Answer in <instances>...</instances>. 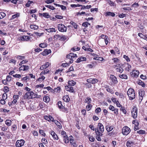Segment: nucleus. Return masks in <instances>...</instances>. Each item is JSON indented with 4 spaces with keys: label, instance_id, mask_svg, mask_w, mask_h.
I'll use <instances>...</instances> for the list:
<instances>
[{
    "label": "nucleus",
    "instance_id": "obj_34",
    "mask_svg": "<svg viewBox=\"0 0 147 147\" xmlns=\"http://www.w3.org/2000/svg\"><path fill=\"white\" fill-rule=\"evenodd\" d=\"M137 83L138 85L142 86L143 87H144L145 86V84L141 80H138L137 81Z\"/></svg>",
    "mask_w": 147,
    "mask_h": 147
},
{
    "label": "nucleus",
    "instance_id": "obj_24",
    "mask_svg": "<svg viewBox=\"0 0 147 147\" xmlns=\"http://www.w3.org/2000/svg\"><path fill=\"white\" fill-rule=\"evenodd\" d=\"M110 78L113 83L116 84L117 83L118 81L116 77L113 75H111L110 76Z\"/></svg>",
    "mask_w": 147,
    "mask_h": 147
},
{
    "label": "nucleus",
    "instance_id": "obj_48",
    "mask_svg": "<svg viewBox=\"0 0 147 147\" xmlns=\"http://www.w3.org/2000/svg\"><path fill=\"white\" fill-rule=\"evenodd\" d=\"M90 54L92 56L94 57L93 58L94 60H98L97 59L99 58L98 55L96 54L92 53H91Z\"/></svg>",
    "mask_w": 147,
    "mask_h": 147
},
{
    "label": "nucleus",
    "instance_id": "obj_10",
    "mask_svg": "<svg viewBox=\"0 0 147 147\" xmlns=\"http://www.w3.org/2000/svg\"><path fill=\"white\" fill-rule=\"evenodd\" d=\"M54 37L57 40L64 41L67 39V36L65 35H60L59 34H56L54 35Z\"/></svg>",
    "mask_w": 147,
    "mask_h": 147
},
{
    "label": "nucleus",
    "instance_id": "obj_12",
    "mask_svg": "<svg viewBox=\"0 0 147 147\" xmlns=\"http://www.w3.org/2000/svg\"><path fill=\"white\" fill-rule=\"evenodd\" d=\"M25 142L24 140H18L16 142L15 146L16 147H21L24 145Z\"/></svg>",
    "mask_w": 147,
    "mask_h": 147
},
{
    "label": "nucleus",
    "instance_id": "obj_64",
    "mask_svg": "<svg viewBox=\"0 0 147 147\" xmlns=\"http://www.w3.org/2000/svg\"><path fill=\"white\" fill-rule=\"evenodd\" d=\"M3 90L5 93H7L9 91V88L8 86H5L4 87Z\"/></svg>",
    "mask_w": 147,
    "mask_h": 147
},
{
    "label": "nucleus",
    "instance_id": "obj_61",
    "mask_svg": "<svg viewBox=\"0 0 147 147\" xmlns=\"http://www.w3.org/2000/svg\"><path fill=\"white\" fill-rule=\"evenodd\" d=\"M6 14L3 12H0V19H2L6 16Z\"/></svg>",
    "mask_w": 147,
    "mask_h": 147
},
{
    "label": "nucleus",
    "instance_id": "obj_26",
    "mask_svg": "<svg viewBox=\"0 0 147 147\" xmlns=\"http://www.w3.org/2000/svg\"><path fill=\"white\" fill-rule=\"evenodd\" d=\"M21 40L23 41H27L30 39V38L28 36H23L20 37Z\"/></svg>",
    "mask_w": 147,
    "mask_h": 147
},
{
    "label": "nucleus",
    "instance_id": "obj_3",
    "mask_svg": "<svg viewBox=\"0 0 147 147\" xmlns=\"http://www.w3.org/2000/svg\"><path fill=\"white\" fill-rule=\"evenodd\" d=\"M58 108L60 110L63 112L67 113L68 112V110L67 108H65L62 104V102L59 101L57 104Z\"/></svg>",
    "mask_w": 147,
    "mask_h": 147
},
{
    "label": "nucleus",
    "instance_id": "obj_35",
    "mask_svg": "<svg viewBox=\"0 0 147 147\" xmlns=\"http://www.w3.org/2000/svg\"><path fill=\"white\" fill-rule=\"evenodd\" d=\"M20 16V14L19 13H16L12 16L11 18L10 19V20H12L13 19L16 18L17 17H18Z\"/></svg>",
    "mask_w": 147,
    "mask_h": 147
},
{
    "label": "nucleus",
    "instance_id": "obj_29",
    "mask_svg": "<svg viewBox=\"0 0 147 147\" xmlns=\"http://www.w3.org/2000/svg\"><path fill=\"white\" fill-rule=\"evenodd\" d=\"M62 99L64 102H68L70 100L69 96L67 95L63 96Z\"/></svg>",
    "mask_w": 147,
    "mask_h": 147
},
{
    "label": "nucleus",
    "instance_id": "obj_32",
    "mask_svg": "<svg viewBox=\"0 0 147 147\" xmlns=\"http://www.w3.org/2000/svg\"><path fill=\"white\" fill-rule=\"evenodd\" d=\"M125 64L127 66L125 69V70L129 71L131 68V65L128 63H125Z\"/></svg>",
    "mask_w": 147,
    "mask_h": 147
},
{
    "label": "nucleus",
    "instance_id": "obj_37",
    "mask_svg": "<svg viewBox=\"0 0 147 147\" xmlns=\"http://www.w3.org/2000/svg\"><path fill=\"white\" fill-rule=\"evenodd\" d=\"M76 82L73 80L69 81L68 82V86H74L76 84Z\"/></svg>",
    "mask_w": 147,
    "mask_h": 147
},
{
    "label": "nucleus",
    "instance_id": "obj_40",
    "mask_svg": "<svg viewBox=\"0 0 147 147\" xmlns=\"http://www.w3.org/2000/svg\"><path fill=\"white\" fill-rule=\"evenodd\" d=\"M108 3L111 6H115L116 4L115 2H113L111 0H108Z\"/></svg>",
    "mask_w": 147,
    "mask_h": 147
},
{
    "label": "nucleus",
    "instance_id": "obj_52",
    "mask_svg": "<svg viewBox=\"0 0 147 147\" xmlns=\"http://www.w3.org/2000/svg\"><path fill=\"white\" fill-rule=\"evenodd\" d=\"M8 127L4 125L3 127H2L1 129V130L2 131H7V130H8Z\"/></svg>",
    "mask_w": 147,
    "mask_h": 147
},
{
    "label": "nucleus",
    "instance_id": "obj_39",
    "mask_svg": "<svg viewBox=\"0 0 147 147\" xmlns=\"http://www.w3.org/2000/svg\"><path fill=\"white\" fill-rule=\"evenodd\" d=\"M140 6V5L138 3L135 2L132 4L131 6V7H134V8H138Z\"/></svg>",
    "mask_w": 147,
    "mask_h": 147
},
{
    "label": "nucleus",
    "instance_id": "obj_2",
    "mask_svg": "<svg viewBox=\"0 0 147 147\" xmlns=\"http://www.w3.org/2000/svg\"><path fill=\"white\" fill-rule=\"evenodd\" d=\"M77 57V55L76 54L70 53L69 54L67 55L66 56V60H69V62L70 63H72L76 59V58Z\"/></svg>",
    "mask_w": 147,
    "mask_h": 147
},
{
    "label": "nucleus",
    "instance_id": "obj_5",
    "mask_svg": "<svg viewBox=\"0 0 147 147\" xmlns=\"http://www.w3.org/2000/svg\"><path fill=\"white\" fill-rule=\"evenodd\" d=\"M95 132L96 135V139L98 141H100L101 140L100 136H102V133L104 131L101 130L100 131V130L95 129Z\"/></svg>",
    "mask_w": 147,
    "mask_h": 147
},
{
    "label": "nucleus",
    "instance_id": "obj_47",
    "mask_svg": "<svg viewBox=\"0 0 147 147\" xmlns=\"http://www.w3.org/2000/svg\"><path fill=\"white\" fill-rule=\"evenodd\" d=\"M54 123L55 124L57 125L58 128L59 129H61L62 127V126L61 125V123L59 122L58 121L56 120V122H55Z\"/></svg>",
    "mask_w": 147,
    "mask_h": 147
},
{
    "label": "nucleus",
    "instance_id": "obj_20",
    "mask_svg": "<svg viewBox=\"0 0 147 147\" xmlns=\"http://www.w3.org/2000/svg\"><path fill=\"white\" fill-rule=\"evenodd\" d=\"M51 53V49H45L40 54L43 56L47 55Z\"/></svg>",
    "mask_w": 147,
    "mask_h": 147
},
{
    "label": "nucleus",
    "instance_id": "obj_6",
    "mask_svg": "<svg viewBox=\"0 0 147 147\" xmlns=\"http://www.w3.org/2000/svg\"><path fill=\"white\" fill-rule=\"evenodd\" d=\"M33 94H34V93L32 91L27 92L25 93L23 96V98L25 100L32 98Z\"/></svg>",
    "mask_w": 147,
    "mask_h": 147
},
{
    "label": "nucleus",
    "instance_id": "obj_23",
    "mask_svg": "<svg viewBox=\"0 0 147 147\" xmlns=\"http://www.w3.org/2000/svg\"><path fill=\"white\" fill-rule=\"evenodd\" d=\"M50 63L48 62H46L45 64L41 66L40 68V69L42 70L46 69L49 66Z\"/></svg>",
    "mask_w": 147,
    "mask_h": 147
},
{
    "label": "nucleus",
    "instance_id": "obj_30",
    "mask_svg": "<svg viewBox=\"0 0 147 147\" xmlns=\"http://www.w3.org/2000/svg\"><path fill=\"white\" fill-rule=\"evenodd\" d=\"M45 104L43 102H40L39 105L37 107V108L38 109H42L45 107Z\"/></svg>",
    "mask_w": 147,
    "mask_h": 147
},
{
    "label": "nucleus",
    "instance_id": "obj_22",
    "mask_svg": "<svg viewBox=\"0 0 147 147\" xmlns=\"http://www.w3.org/2000/svg\"><path fill=\"white\" fill-rule=\"evenodd\" d=\"M95 129L100 130V131L101 130L104 131V126L103 124L100 123H98L97 127Z\"/></svg>",
    "mask_w": 147,
    "mask_h": 147
},
{
    "label": "nucleus",
    "instance_id": "obj_18",
    "mask_svg": "<svg viewBox=\"0 0 147 147\" xmlns=\"http://www.w3.org/2000/svg\"><path fill=\"white\" fill-rule=\"evenodd\" d=\"M66 90L70 93H73L74 92V88L70 86H65V87Z\"/></svg>",
    "mask_w": 147,
    "mask_h": 147
},
{
    "label": "nucleus",
    "instance_id": "obj_14",
    "mask_svg": "<svg viewBox=\"0 0 147 147\" xmlns=\"http://www.w3.org/2000/svg\"><path fill=\"white\" fill-rule=\"evenodd\" d=\"M49 133L54 140H58L59 139V137L53 131L51 130L49 132Z\"/></svg>",
    "mask_w": 147,
    "mask_h": 147
},
{
    "label": "nucleus",
    "instance_id": "obj_31",
    "mask_svg": "<svg viewBox=\"0 0 147 147\" xmlns=\"http://www.w3.org/2000/svg\"><path fill=\"white\" fill-rule=\"evenodd\" d=\"M106 130L108 132H109L113 129L114 127L113 126H110L109 125H107L106 126Z\"/></svg>",
    "mask_w": 147,
    "mask_h": 147
},
{
    "label": "nucleus",
    "instance_id": "obj_44",
    "mask_svg": "<svg viewBox=\"0 0 147 147\" xmlns=\"http://www.w3.org/2000/svg\"><path fill=\"white\" fill-rule=\"evenodd\" d=\"M12 121L10 119H6L5 121V123L8 126H10L11 124Z\"/></svg>",
    "mask_w": 147,
    "mask_h": 147
},
{
    "label": "nucleus",
    "instance_id": "obj_28",
    "mask_svg": "<svg viewBox=\"0 0 147 147\" xmlns=\"http://www.w3.org/2000/svg\"><path fill=\"white\" fill-rule=\"evenodd\" d=\"M92 101L91 99L89 97H86L84 100V102L87 104H90Z\"/></svg>",
    "mask_w": 147,
    "mask_h": 147
},
{
    "label": "nucleus",
    "instance_id": "obj_27",
    "mask_svg": "<svg viewBox=\"0 0 147 147\" xmlns=\"http://www.w3.org/2000/svg\"><path fill=\"white\" fill-rule=\"evenodd\" d=\"M134 145V142L130 140L127 141L126 142V145L127 147H132Z\"/></svg>",
    "mask_w": 147,
    "mask_h": 147
},
{
    "label": "nucleus",
    "instance_id": "obj_4",
    "mask_svg": "<svg viewBox=\"0 0 147 147\" xmlns=\"http://www.w3.org/2000/svg\"><path fill=\"white\" fill-rule=\"evenodd\" d=\"M61 134L62 136L63 141L65 143H68L69 142V137L68 138L66 132L64 131H62L61 132Z\"/></svg>",
    "mask_w": 147,
    "mask_h": 147
},
{
    "label": "nucleus",
    "instance_id": "obj_1",
    "mask_svg": "<svg viewBox=\"0 0 147 147\" xmlns=\"http://www.w3.org/2000/svg\"><path fill=\"white\" fill-rule=\"evenodd\" d=\"M127 94L129 100H132L135 98V93L134 90L131 88H129L127 92Z\"/></svg>",
    "mask_w": 147,
    "mask_h": 147
},
{
    "label": "nucleus",
    "instance_id": "obj_50",
    "mask_svg": "<svg viewBox=\"0 0 147 147\" xmlns=\"http://www.w3.org/2000/svg\"><path fill=\"white\" fill-rule=\"evenodd\" d=\"M121 111H122L123 113L124 114H126L127 113V111L125 109V108L124 107H121L120 109Z\"/></svg>",
    "mask_w": 147,
    "mask_h": 147
},
{
    "label": "nucleus",
    "instance_id": "obj_59",
    "mask_svg": "<svg viewBox=\"0 0 147 147\" xmlns=\"http://www.w3.org/2000/svg\"><path fill=\"white\" fill-rule=\"evenodd\" d=\"M92 107V105L90 104H88L86 107V109L87 111H88L91 109Z\"/></svg>",
    "mask_w": 147,
    "mask_h": 147
},
{
    "label": "nucleus",
    "instance_id": "obj_46",
    "mask_svg": "<svg viewBox=\"0 0 147 147\" xmlns=\"http://www.w3.org/2000/svg\"><path fill=\"white\" fill-rule=\"evenodd\" d=\"M110 40L108 36H105V38H104V40L106 45H107L108 43L109 42Z\"/></svg>",
    "mask_w": 147,
    "mask_h": 147
},
{
    "label": "nucleus",
    "instance_id": "obj_62",
    "mask_svg": "<svg viewBox=\"0 0 147 147\" xmlns=\"http://www.w3.org/2000/svg\"><path fill=\"white\" fill-rule=\"evenodd\" d=\"M42 142L44 144H46L48 143L47 140L45 138H42L41 140Z\"/></svg>",
    "mask_w": 147,
    "mask_h": 147
},
{
    "label": "nucleus",
    "instance_id": "obj_49",
    "mask_svg": "<svg viewBox=\"0 0 147 147\" xmlns=\"http://www.w3.org/2000/svg\"><path fill=\"white\" fill-rule=\"evenodd\" d=\"M116 71L117 72L122 73L123 71V69L121 67H117L116 68Z\"/></svg>",
    "mask_w": 147,
    "mask_h": 147
},
{
    "label": "nucleus",
    "instance_id": "obj_19",
    "mask_svg": "<svg viewBox=\"0 0 147 147\" xmlns=\"http://www.w3.org/2000/svg\"><path fill=\"white\" fill-rule=\"evenodd\" d=\"M30 68V67L28 65H23L21 66L19 68V71H26L28 70Z\"/></svg>",
    "mask_w": 147,
    "mask_h": 147
},
{
    "label": "nucleus",
    "instance_id": "obj_56",
    "mask_svg": "<svg viewBox=\"0 0 147 147\" xmlns=\"http://www.w3.org/2000/svg\"><path fill=\"white\" fill-rule=\"evenodd\" d=\"M85 85L86 88H89L92 87V85L90 83L87 82L85 84Z\"/></svg>",
    "mask_w": 147,
    "mask_h": 147
},
{
    "label": "nucleus",
    "instance_id": "obj_17",
    "mask_svg": "<svg viewBox=\"0 0 147 147\" xmlns=\"http://www.w3.org/2000/svg\"><path fill=\"white\" fill-rule=\"evenodd\" d=\"M43 100L44 102L46 103L49 102L50 100V98L49 97V95L47 94L43 96Z\"/></svg>",
    "mask_w": 147,
    "mask_h": 147
},
{
    "label": "nucleus",
    "instance_id": "obj_13",
    "mask_svg": "<svg viewBox=\"0 0 147 147\" xmlns=\"http://www.w3.org/2000/svg\"><path fill=\"white\" fill-rule=\"evenodd\" d=\"M87 82L90 83L92 84H95L98 82L97 79L95 78H90L86 80Z\"/></svg>",
    "mask_w": 147,
    "mask_h": 147
},
{
    "label": "nucleus",
    "instance_id": "obj_45",
    "mask_svg": "<svg viewBox=\"0 0 147 147\" xmlns=\"http://www.w3.org/2000/svg\"><path fill=\"white\" fill-rule=\"evenodd\" d=\"M30 28L31 29L37 30L38 28V26L36 25L32 24L30 25Z\"/></svg>",
    "mask_w": 147,
    "mask_h": 147
},
{
    "label": "nucleus",
    "instance_id": "obj_25",
    "mask_svg": "<svg viewBox=\"0 0 147 147\" xmlns=\"http://www.w3.org/2000/svg\"><path fill=\"white\" fill-rule=\"evenodd\" d=\"M86 58L85 57H79L77 60L76 62L77 63H79L81 61H86Z\"/></svg>",
    "mask_w": 147,
    "mask_h": 147
},
{
    "label": "nucleus",
    "instance_id": "obj_55",
    "mask_svg": "<svg viewBox=\"0 0 147 147\" xmlns=\"http://www.w3.org/2000/svg\"><path fill=\"white\" fill-rule=\"evenodd\" d=\"M28 80H29V77L27 76H26L25 77H23L21 79L22 81L23 82H26Z\"/></svg>",
    "mask_w": 147,
    "mask_h": 147
},
{
    "label": "nucleus",
    "instance_id": "obj_7",
    "mask_svg": "<svg viewBox=\"0 0 147 147\" xmlns=\"http://www.w3.org/2000/svg\"><path fill=\"white\" fill-rule=\"evenodd\" d=\"M130 128L127 126L123 127L122 130V134L123 135H128L131 131Z\"/></svg>",
    "mask_w": 147,
    "mask_h": 147
},
{
    "label": "nucleus",
    "instance_id": "obj_51",
    "mask_svg": "<svg viewBox=\"0 0 147 147\" xmlns=\"http://www.w3.org/2000/svg\"><path fill=\"white\" fill-rule=\"evenodd\" d=\"M80 47H77V46H74L71 49V51L74 52L76 51H78L80 50Z\"/></svg>",
    "mask_w": 147,
    "mask_h": 147
},
{
    "label": "nucleus",
    "instance_id": "obj_15",
    "mask_svg": "<svg viewBox=\"0 0 147 147\" xmlns=\"http://www.w3.org/2000/svg\"><path fill=\"white\" fill-rule=\"evenodd\" d=\"M139 72L137 70H133L131 72L130 74L132 77L134 78H137L139 75Z\"/></svg>",
    "mask_w": 147,
    "mask_h": 147
},
{
    "label": "nucleus",
    "instance_id": "obj_16",
    "mask_svg": "<svg viewBox=\"0 0 147 147\" xmlns=\"http://www.w3.org/2000/svg\"><path fill=\"white\" fill-rule=\"evenodd\" d=\"M109 109L112 111H114V113L116 115L118 114V109H115L114 107L112 105H110L109 107Z\"/></svg>",
    "mask_w": 147,
    "mask_h": 147
},
{
    "label": "nucleus",
    "instance_id": "obj_60",
    "mask_svg": "<svg viewBox=\"0 0 147 147\" xmlns=\"http://www.w3.org/2000/svg\"><path fill=\"white\" fill-rule=\"evenodd\" d=\"M17 129V127L16 125L14 124L11 126V130L12 131H16Z\"/></svg>",
    "mask_w": 147,
    "mask_h": 147
},
{
    "label": "nucleus",
    "instance_id": "obj_21",
    "mask_svg": "<svg viewBox=\"0 0 147 147\" xmlns=\"http://www.w3.org/2000/svg\"><path fill=\"white\" fill-rule=\"evenodd\" d=\"M38 14L40 16H42L46 18H49L51 17V16L48 13H39Z\"/></svg>",
    "mask_w": 147,
    "mask_h": 147
},
{
    "label": "nucleus",
    "instance_id": "obj_57",
    "mask_svg": "<svg viewBox=\"0 0 147 147\" xmlns=\"http://www.w3.org/2000/svg\"><path fill=\"white\" fill-rule=\"evenodd\" d=\"M71 24L72 25V26H74V28L75 29H77L78 27V25L76 23H75L74 22L71 21L70 22Z\"/></svg>",
    "mask_w": 147,
    "mask_h": 147
},
{
    "label": "nucleus",
    "instance_id": "obj_43",
    "mask_svg": "<svg viewBox=\"0 0 147 147\" xmlns=\"http://www.w3.org/2000/svg\"><path fill=\"white\" fill-rule=\"evenodd\" d=\"M132 123L135 125V126L138 127L139 125V122L137 119H135L133 121Z\"/></svg>",
    "mask_w": 147,
    "mask_h": 147
},
{
    "label": "nucleus",
    "instance_id": "obj_42",
    "mask_svg": "<svg viewBox=\"0 0 147 147\" xmlns=\"http://www.w3.org/2000/svg\"><path fill=\"white\" fill-rule=\"evenodd\" d=\"M39 47L42 48H45L47 47V44L45 43H42L39 45Z\"/></svg>",
    "mask_w": 147,
    "mask_h": 147
},
{
    "label": "nucleus",
    "instance_id": "obj_54",
    "mask_svg": "<svg viewBox=\"0 0 147 147\" xmlns=\"http://www.w3.org/2000/svg\"><path fill=\"white\" fill-rule=\"evenodd\" d=\"M90 25V24L88 22H83L82 24V26L85 27V28H87L88 25Z\"/></svg>",
    "mask_w": 147,
    "mask_h": 147
},
{
    "label": "nucleus",
    "instance_id": "obj_8",
    "mask_svg": "<svg viewBox=\"0 0 147 147\" xmlns=\"http://www.w3.org/2000/svg\"><path fill=\"white\" fill-rule=\"evenodd\" d=\"M57 27L59 31L62 32H66L67 28L63 24H58L57 26Z\"/></svg>",
    "mask_w": 147,
    "mask_h": 147
},
{
    "label": "nucleus",
    "instance_id": "obj_53",
    "mask_svg": "<svg viewBox=\"0 0 147 147\" xmlns=\"http://www.w3.org/2000/svg\"><path fill=\"white\" fill-rule=\"evenodd\" d=\"M112 60L113 61V62L115 64H117L119 62L120 60L117 58H114L112 59Z\"/></svg>",
    "mask_w": 147,
    "mask_h": 147
},
{
    "label": "nucleus",
    "instance_id": "obj_11",
    "mask_svg": "<svg viewBox=\"0 0 147 147\" xmlns=\"http://www.w3.org/2000/svg\"><path fill=\"white\" fill-rule=\"evenodd\" d=\"M73 137L72 135L69 136V140L70 144L71 147H77L78 144H77L76 141L73 139Z\"/></svg>",
    "mask_w": 147,
    "mask_h": 147
},
{
    "label": "nucleus",
    "instance_id": "obj_63",
    "mask_svg": "<svg viewBox=\"0 0 147 147\" xmlns=\"http://www.w3.org/2000/svg\"><path fill=\"white\" fill-rule=\"evenodd\" d=\"M42 51V49H40V47L36 48L34 50V51L36 53H39Z\"/></svg>",
    "mask_w": 147,
    "mask_h": 147
},
{
    "label": "nucleus",
    "instance_id": "obj_9",
    "mask_svg": "<svg viewBox=\"0 0 147 147\" xmlns=\"http://www.w3.org/2000/svg\"><path fill=\"white\" fill-rule=\"evenodd\" d=\"M138 109L136 106L133 107L131 111V116L134 119H136L137 117Z\"/></svg>",
    "mask_w": 147,
    "mask_h": 147
},
{
    "label": "nucleus",
    "instance_id": "obj_33",
    "mask_svg": "<svg viewBox=\"0 0 147 147\" xmlns=\"http://www.w3.org/2000/svg\"><path fill=\"white\" fill-rule=\"evenodd\" d=\"M115 14L113 12L108 11L106 12L105 13V15L106 16H111L113 17H114L115 16Z\"/></svg>",
    "mask_w": 147,
    "mask_h": 147
},
{
    "label": "nucleus",
    "instance_id": "obj_38",
    "mask_svg": "<svg viewBox=\"0 0 147 147\" xmlns=\"http://www.w3.org/2000/svg\"><path fill=\"white\" fill-rule=\"evenodd\" d=\"M119 77L121 79H127V75L125 74H120Z\"/></svg>",
    "mask_w": 147,
    "mask_h": 147
},
{
    "label": "nucleus",
    "instance_id": "obj_58",
    "mask_svg": "<svg viewBox=\"0 0 147 147\" xmlns=\"http://www.w3.org/2000/svg\"><path fill=\"white\" fill-rule=\"evenodd\" d=\"M45 7L49 8V9L52 10H55V8L53 6H52L51 5H45Z\"/></svg>",
    "mask_w": 147,
    "mask_h": 147
},
{
    "label": "nucleus",
    "instance_id": "obj_36",
    "mask_svg": "<svg viewBox=\"0 0 147 147\" xmlns=\"http://www.w3.org/2000/svg\"><path fill=\"white\" fill-rule=\"evenodd\" d=\"M145 94V91L142 90H139V96L143 97Z\"/></svg>",
    "mask_w": 147,
    "mask_h": 147
},
{
    "label": "nucleus",
    "instance_id": "obj_41",
    "mask_svg": "<svg viewBox=\"0 0 147 147\" xmlns=\"http://www.w3.org/2000/svg\"><path fill=\"white\" fill-rule=\"evenodd\" d=\"M46 30L48 32H56V30L55 28H51L46 29Z\"/></svg>",
    "mask_w": 147,
    "mask_h": 147
}]
</instances>
